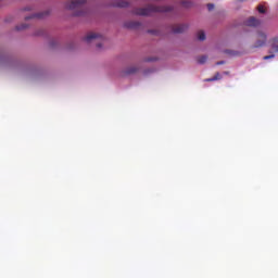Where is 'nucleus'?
Wrapping results in <instances>:
<instances>
[{"mask_svg":"<svg viewBox=\"0 0 278 278\" xmlns=\"http://www.w3.org/2000/svg\"><path fill=\"white\" fill-rule=\"evenodd\" d=\"M140 22H127L125 24V26L128 28V29H138V27H140Z\"/></svg>","mask_w":278,"mask_h":278,"instance_id":"6e6552de","label":"nucleus"},{"mask_svg":"<svg viewBox=\"0 0 278 278\" xmlns=\"http://www.w3.org/2000/svg\"><path fill=\"white\" fill-rule=\"evenodd\" d=\"M17 31H21L22 29H27V25L22 24L21 26H16Z\"/></svg>","mask_w":278,"mask_h":278,"instance_id":"f3484780","label":"nucleus"},{"mask_svg":"<svg viewBox=\"0 0 278 278\" xmlns=\"http://www.w3.org/2000/svg\"><path fill=\"white\" fill-rule=\"evenodd\" d=\"M205 81H214V77H212V78H206Z\"/></svg>","mask_w":278,"mask_h":278,"instance_id":"4be33fe9","label":"nucleus"},{"mask_svg":"<svg viewBox=\"0 0 278 278\" xmlns=\"http://www.w3.org/2000/svg\"><path fill=\"white\" fill-rule=\"evenodd\" d=\"M270 48L274 53H278V37L270 40Z\"/></svg>","mask_w":278,"mask_h":278,"instance_id":"0eeeda50","label":"nucleus"},{"mask_svg":"<svg viewBox=\"0 0 278 278\" xmlns=\"http://www.w3.org/2000/svg\"><path fill=\"white\" fill-rule=\"evenodd\" d=\"M257 11L260 12V14H266V9H264V5L262 4L257 7Z\"/></svg>","mask_w":278,"mask_h":278,"instance_id":"4468645a","label":"nucleus"},{"mask_svg":"<svg viewBox=\"0 0 278 278\" xmlns=\"http://www.w3.org/2000/svg\"><path fill=\"white\" fill-rule=\"evenodd\" d=\"M127 5H129V3L127 2V0H118V1L115 3V7H116V8H127Z\"/></svg>","mask_w":278,"mask_h":278,"instance_id":"9d476101","label":"nucleus"},{"mask_svg":"<svg viewBox=\"0 0 278 278\" xmlns=\"http://www.w3.org/2000/svg\"><path fill=\"white\" fill-rule=\"evenodd\" d=\"M149 34H155V30H148Z\"/></svg>","mask_w":278,"mask_h":278,"instance_id":"5701e85b","label":"nucleus"},{"mask_svg":"<svg viewBox=\"0 0 278 278\" xmlns=\"http://www.w3.org/2000/svg\"><path fill=\"white\" fill-rule=\"evenodd\" d=\"M213 79L214 81H218V79H223V76H220V73H216Z\"/></svg>","mask_w":278,"mask_h":278,"instance_id":"dca6fc26","label":"nucleus"},{"mask_svg":"<svg viewBox=\"0 0 278 278\" xmlns=\"http://www.w3.org/2000/svg\"><path fill=\"white\" fill-rule=\"evenodd\" d=\"M181 7L182 8H192V2L181 1Z\"/></svg>","mask_w":278,"mask_h":278,"instance_id":"ddd939ff","label":"nucleus"},{"mask_svg":"<svg viewBox=\"0 0 278 278\" xmlns=\"http://www.w3.org/2000/svg\"><path fill=\"white\" fill-rule=\"evenodd\" d=\"M67 10L74 12V16H85L88 14V8H86V0H72L70 4H66Z\"/></svg>","mask_w":278,"mask_h":278,"instance_id":"f03ea898","label":"nucleus"},{"mask_svg":"<svg viewBox=\"0 0 278 278\" xmlns=\"http://www.w3.org/2000/svg\"><path fill=\"white\" fill-rule=\"evenodd\" d=\"M247 25V27H260L261 22L260 20L251 16L250 18H248L244 23Z\"/></svg>","mask_w":278,"mask_h":278,"instance_id":"39448f33","label":"nucleus"},{"mask_svg":"<svg viewBox=\"0 0 278 278\" xmlns=\"http://www.w3.org/2000/svg\"><path fill=\"white\" fill-rule=\"evenodd\" d=\"M45 14H49V13H37V14H33L30 16L25 17L26 21H29L30 18H43Z\"/></svg>","mask_w":278,"mask_h":278,"instance_id":"1a4fd4ad","label":"nucleus"},{"mask_svg":"<svg viewBox=\"0 0 278 278\" xmlns=\"http://www.w3.org/2000/svg\"><path fill=\"white\" fill-rule=\"evenodd\" d=\"M222 64H225V61H219L216 63L217 66H220Z\"/></svg>","mask_w":278,"mask_h":278,"instance_id":"412c9836","label":"nucleus"},{"mask_svg":"<svg viewBox=\"0 0 278 278\" xmlns=\"http://www.w3.org/2000/svg\"><path fill=\"white\" fill-rule=\"evenodd\" d=\"M267 40L268 37L266 36V33L258 31L256 41L252 46V49H262V47H266Z\"/></svg>","mask_w":278,"mask_h":278,"instance_id":"7ed1b4c3","label":"nucleus"},{"mask_svg":"<svg viewBox=\"0 0 278 278\" xmlns=\"http://www.w3.org/2000/svg\"><path fill=\"white\" fill-rule=\"evenodd\" d=\"M101 47H103V45L101 42H97V48L101 49Z\"/></svg>","mask_w":278,"mask_h":278,"instance_id":"aec40b11","label":"nucleus"},{"mask_svg":"<svg viewBox=\"0 0 278 278\" xmlns=\"http://www.w3.org/2000/svg\"><path fill=\"white\" fill-rule=\"evenodd\" d=\"M137 71H138V68H136V67H130V68L127 70L126 74H127V75H132V73H136Z\"/></svg>","mask_w":278,"mask_h":278,"instance_id":"2eb2a0df","label":"nucleus"},{"mask_svg":"<svg viewBox=\"0 0 278 278\" xmlns=\"http://www.w3.org/2000/svg\"><path fill=\"white\" fill-rule=\"evenodd\" d=\"M185 29H188V26H186L184 24H178V25L173 26L174 34H184Z\"/></svg>","mask_w":278,"mask_h":278,"instance_id":"423d86ee","label":"nucleus"},{"mask_svg":"<svg viewBox=\"0 0 278 278\" xmlns=\"http://www.w3.org/2000/svg\"><path fill=\"white\" fill-rule=\"evenodd\" d=\"M85 42H92V40H98V42H103L105 40V37L103 35L97 34V33H90L85 37Z\"/></svg>","mask_w":278,"mask_h":278,"instance_id":"20e7f679","label":"nucleus"},{"mask_svg":"<svg viewBox=\"0 0 278 278\" xmlns=\"http://www.w3.org/2000/svg\"><path fill=\"white\" fill-rule=\"evenodd\" d=\"M198 39L201 40V41L205 40V31L200 30L198 33Z\"/></svg>","mask_w":278,"mask_h":278,"instance_id":"f8f14e48","label":"nucleus"},{"mask_svg":"<svg viewBox=\"0 0 278 278\" xmlns=\"http://www.w3.org/2000/svg\"><path fill=\"white\" fill-rule=\"evenodd\" d=\"M273 58H275V54L265 55L263 60H273Z\"/></svg>","mask_w":278,"mask_h":278,"instance_id":"a211bd4d","label":"nucleus"},{"mask_svg":"<svg viewBox=\"0 0 278 278\" xmlns=\"http://www.w3.org/2000/svg\"><path fill=\"white\" fill-rule=\"evenodd\" d=\"M207 62V55H202L198 58V64H205Z\"/></svg>","mask_w":278,"mask_h":278,"instance_id":"9b49d317","label":"nucleus"},{"mask_svg":"<svg viewBox=\"0 0 278 278\" xmlns=\"http://www.w3.org/2000/svg\"><path fill=\"white\" fill-rule=\"evenodd\" d=\"M207 10H208V12H212V10H214V4L208 3L207 4Z\"/></svg>","mask_w":278,"mask_h":278,"instance_id":"6ab92c4d","label":"nucleus"},{"mask_svg":"<svg viewBox=\"0 0 278 278\" xmlns=\"http://www.w3.org/2000/svg\"><path fill=\"white\" fill-rule=\"evenodd\" d=\"M173 7H156L149 4L146 8H138L132 10V14L136 16H152V14H157V12H172Z\"/></svg>","mask_w":278,"mask_h":278,"instance_id":"f257e3e1","label":"nucleus"}]
</instances>
